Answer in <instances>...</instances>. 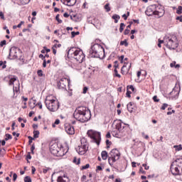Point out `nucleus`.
Listing matches in <instances>:
<instances>
[{
  "label": "nucleus",
  "instance_id": "11",
  "mask_svg": "<svg viewBox=\"0 0 182 182\" xmlns=\"http://www.w3.org/2000/svg\"><path fill=\"white\" fill-rule=\"evenodd\" d=\"M70 83V80L68 79L67 77H62L59 81L57 82V86L58 89H65L67 85H69Z\"/></svg>",
  "mask_w": 182,
  "mask_h": 182
},
{
  "label": "nucleus",
  "instance_id": "31",
  "mask_svg": "<svg viewBox=\"0 0 182 182\" xmlns=\"http://www.w3.org/2000/svg\"><path fill=\"white\" fill-rule=\"evenodd\" d=\"M0 66H2V69L6 68V61H0Z\"/></svg>",
  "mask_w": 182,
  "mask_h": 182
},
{
  "label": "nucleus",
  "instance_id": "20",
  "mask_svg": "<svg viewBox=\"0 0 182 182\" xmlns=\"http://www.w3.org/2000/svg\"><path fill=\"white\" fill-rule=\"evenodd\" d=\"M57 182H70L69 178L66 175L60 176L57 178Z\"/></svg>",
  "mask_w": 182,
  "mask_h": 182
},
{
  "label": "nucleus",
  "instance_id": "3",
  "mask_svg": "<svg viewBox=\"0 0 182 182\" xmlns=\"http://www.w3.org/2000/svg\"><path fill=\"white\" fill-rule=\"evenodd\" d=\"M50 151L51 154H53V156H56V157H63V156L65 155L66 153H68V151H65V149H63V146L60 144H58L57 143L53 144L50 147Z\"/></svg>",
  "mask_w": 182,
  "mask_h": 182
},
{
  "label": "nucleus",
  "instance_id": "49",
  "mask_svg": "<svg viewBox=\"0 0 182 182\" xmlns=\"http://www.w3.org/2000/svg\"><path fill=\"white\" fill-rule=\"evenodd\" d=\"M27 160H31L32 159V156H31V152H28L26 156Z\"/></svg>",
  "mask_w": 182,
  "mask_h": 182
},
{
  "label": "nucleus",
  "instance_id": "25",
  "mask_svg": "<svg viewBox=\"0 0 182 182\" xmlns=\"http://www.w3.org/2000/svg\"><path fill=\"white\" fill-rule=\"evenodd\" d=\"M175 164L177 165L178 167H181V166H182V159H177L175 161Z\"/></svg>",
  "mask_w": 182,
  "mask_h": 182
},
{
  "label": "nucleus",
  "instance_id": "56",
  "mask_svg": "<svg viewBox=\"0 0 182 182\" xmlns=\"http://www.w3.org/2000/svg\"><path fill=\"white\" fill-rule=\"evenodd\" d=\"M86 178H87L86 175L82 176L81 178V181L82 182L86 181Z\"/></svg>",
  "mask_w": 182,
  "mask_h": 182
},
{
  "label": "nucleus",
  "instance_id": "53",
  "mask_svg": "<svg viewBox=\"0 0 182 182\" xmlns=\"http://www.w3.org/2000/svg\"><path fill=\"white\" fill-rule=\"evenodd\" d=\"M106 144L107 146V148L109 149V146H110V144H112V141H109V139H107Z\"/></svg>",
  "mask_w": 182,
  "mask_h": 182
},
{
  "label": "nucleus",
  "instance_id": "35",
  "mask_svg": "<svg viewBox=\"0 0 182 182\" xmlns=\"http://www.w3.org/2000/svg\"><path fill=\"white\" fill-rule=\"evenodd\" d=\"M109 4L107 3V4H105V9L106 10L107 12H110V6H109Z\"/></svg>",
  "mask_w": 182,
  "mask_h": 182
},
{
  "label": "nucleus",
  "instance_id": "44",
  "mask_svg": "<svg viewBox=\"0 0 182 182\" xmlns=\"http://www.w3.org/2000/svg\"><path fill=\"white\" fill-rule=\"evenodd\" d=\"M59 16H60V15L58 14V15L55 16V19H56V21L58 22V23H62V20L59 19Z\"/></svg>",
  "mask_w": 182,
  "mask_h": 182
},
{
  "label": "nucleus",
  "instance_id": "16",
  "mask_svg": "<svg viewBox=\"0 0 182 182\" xmlns=\"http://www.w3.org/2000/svg\"><path fill=\"white\" fill-rule=\"evenodd\" d=\"M78 50L79 48H77L75 47L70 48L68 52V56H70V58H73L75 55L77 53Z\"/></svg>",
  "mask_w": 182,
  "mask_h": 182
},
{
  "label": "nucleus",
  "instance_id": "42",
  "mask_svg": "<svg viewBox=\"0 0 182 182\" xmlns=\"http://www.w3.org/2000/svg\"><path fill=\"white\" fill-rule=\"evenodd\" d=\"M129 89L132 90V92H135V89H134V87H133V85H128L127 86V90H129Z\"/></svg>",
  "mask_w": 182,
  "mask_h": 182
},
{
  "label": "nucleus",
  "instance_id": "40",
  "mask_svg": "<svg viewBox=\"0 0 182 182\" xmlns=\"http://www.w3.org/2000/svg\"><path fill=\"white\" fill-rule=\"evenodd\" d=\"M79 33H80L79 31L75 32V31H72L71 32V36L72 38H75L76 35H79Z\"/></svg>",
  "mask_w": 182,
  "mask_h": 182
},
{
  "label": "nucleus",
  "instance_id": "19",
  "mask_svg": "<svg viewBox=\"0 0 182 182\" xmlns=\"http://www.w3.org/2000/svg\"><path fill=\"white\" fill-rule=\"evenodd\" d=\"M65 129L68 134H75V128L71 125H67Z\"/></svg>",
  "mask_w": 182,
  "mask_h": 182
},
{
  "label": "nucleus",
  "instance_id": "10",
  "mask_svg": "<svg viewBox=\"0 0 182 182\" xmlns=\"http://www.w3.org/2000/svg\"><path fill=\"white\" fill-rule=\"evenodd\" d=\"M113 124H115V129L116 130H118L119 133H123L124 132L126 124H123V122H122V120H114Z\"/></svg>",
  "mask_w": 182,
  "mask_h": 182
},
{
  "label": "nucleus",
  "instance_id": "14",
  "mask_svg": "<svg viewBox=\"0 0 182 182\" xmlns=\"http://www.w3.org/2000/svg\"><path fill=\"white\" fill-rule=\"evenodd\" d=\"M170 170L173 176H180V169H178V166L176 165V162L171 164Z\"/></svg>",
  "mask_w": 182,
  "mask_h": 182
},
{
  "label": "nucleus",
  "instance_id": "18",
  "mask_svg": "<svg viewBox=\"0 0 182 182\" xmlns=\"http://www.w3.org/2000/svg\"><path fill=\"white\" fill-rule=\"evenodd\" d=\"M9 85L14 86V83H15V82L18 80V77L15 75H9Z\"/></svg>",
  "mask_w": 182,
  "mask_h": 182
},
{
  "label": "nucleus",
  "instance_id": "28",
  "mask_svg": "<svg viewBox=\"0 0 182 182\" xmlns=\"http://www.w3.org/2000/svg\"><path fill=\"white\" fill-rule=\"evenodd\" d=\"M17 82H18V87H15V86L13 87V91L16 92V93H18V92L19 91V87L21 86V84L19 83V80H17Z\"/></svg>",
  "mask_w": 182,
  "mask_h": 182
},
{
  "label": "nucleus",
  "instance_id": "60",
  "mask_svg": "<svg viewBox=\"0 0 182 182\" xmlns=\"http://www.w3.org/2000/svg\"><path fill=\"white\" fill-rule=\"evenodd\" d=\"M48 171H49V168H47L46 169H43V173L44 174H46L48 173Z\"/></svg>",
  "mask_w": 182,
  "mask_h": 182
},
{
  "label": "nucleus",
  "instance_id": "21",
  "mask_svg": "<svg viewBox=\"0 0 182 182\" xmlns=\"http://www.w3.org/2000/svg\"><path fill=\"white\" fill-rule=\"evenodd\" d=\"M112 135L114 137H117L118 139H120L122 136H123V132H119V130L116 129V131L112 132Z\"/></svg>",
  "mask_w": 182,
  "mask_h": 182
},
{
  "label": "nucleus",
  "instance_id": "48",
  "mask_svg": "<svg viewBox=\"0 0 182 182\" xmlns=\"http://www.w3.org/2000/svg\"><path fill=\"white\" fill-rule=\"evenodd\" d=\"M114 69H117V68H119V62L118 61H114Z\"/></svg>",
  "mask_w": 182,
  "mask_h": 182
},
{
  "label": "nucleus",
  "instance_id": "39",
  "mask_svg": "<svg viewBox=\"0 0 182 182\" xmlns=\"http://www.w3.org/2000/svg\"><path fill=\"white\" fill-rule=\"evenodd\" d=\"M37 75L40 77H42V76H43V71H42V70H38L37 71Z\"/></svg>",
  "mask_w": 182,
  "mask_h": 182
},
{
  "label": "nucleus",
  "instance_id": "50",
  "mask_svg": "<svg viewBox=\"0 0 182 182\" xmlns=\"http://www.w3.org/2000/svg\"><path fill=\"white\" fill-rule=\"evenodd\" d=\"M154 102H160L159 99H157V95L153 97Z\"/></svg>",
  "mask_w": 182,
  "mask_h": 182
},
{
  "label": "nucleus",
  "instance_id": "57",
  "mask_svg": "<svg viewBox=\"0 0 182 182\" xmlns=\"http://www.w3.org/2000/svg\"><path fill=\"white\" fill-rule=\"evenodd\" d=\"M24 23H25L24 21H21L20 23L17 25V28H21V26H22V25H23Z\"/></svg>",
  "mask_w": 182,
  "mask_h": 182
},
{
  "label": "nucleus",
  "instance_id": "17",
  "mask_svg": "<svg viewBox=\"0 0 182 182\" xmlns=\"http://www.w3.org/2000/svg\"><path fill=\"white\" fill-rule=\"evenodd\" d=\"M131 68H132V63H130L129 67L127 68V65H126V63H124V65L121 68V73L122 75H126V73H129V70H130Z\"/></svg>",
  "mask_w": 182,
  "mask_h": 182
},
{
  "label": "nucleus",
  "instance_id": "12",
  "mask_svg": "<svg viewBox=\"0 0 182 182\" xmlns=\"http://www.w3.org/2000/svg\"><path fill=\"white\" fill-rule=\"evenodd\" d=\"M78 63H82L83 62V59H85V54H83V51L79 50L76 54L73 57Z\"/></svg>",
  "mask_w": 182,
  "mask_h": 182
},
{
  "label": "nucleus",
  "instance_id": "9",
  "mask_svg": "<svg viewBox=\"0 0 182 182\" xmlns=\"http://www.w3.org/2000/svg\"><path fill=\"white\" fill-rule=\"evenodd\" d=\"M18 55H19V49L16 47H12L9 50V59L11 60L18 59Z\"/></svg>",
  "mask_w": 182,
  "mask_h": 182
},
{
  "label": "nucleus",
  "instance_id": "24",
  "mask_svg": "<svg viewBox=\"0 0 182 182\" xmlns=\"http://www.w3.org/2000/svg\"><path fill=\"white\" fill-rule=\"evenodd\" d=\"M101 156L102 160H107V158L109 157V156L107 155V151H102L101 153Z\"/></svg>",
  "mask_w": 182,
  "mask_h": 182
},
{
  "label": "nucleus",
  "instance_id": "36",
  "mask_svg": "<svg viewBox=\"0 0 182 182\" xmlns=\"http://www.w3.org/2000/svg\"><path fill=\"white\" fill-rule=\"evenodd\" d=\"M124 26H126V25L124 24V23H120V27H119V32L122 33V32H123L124 29Z\"/></svg>",
  "mask_w": 182,
  "mask_h": 182
},
{
  "label": "nucleus",
  "instance_id": "30",
  "mask_svg": "<svg viewBox=\"0 0 182 182\" xmlns=\"http://www.w3.org/2000/svg\"><path fill=\"white\" fill-rule=\"evenodd\" d=\"M120 45L127 47L129 46V43H127V40H124L120 42Z\"/></svg>",
  "mask_w": 182,
  "mask_h": 182
},
{
  "label": "nucleus",
  "instance_id": "34",
  "mask_svg": "<svg viewBox=\"0 0 182 182\" xmlns=\"http://www.w3.org/2000/svg\"><path fill=\"white\" fill-rule=\"evenodd\" d=\"M5 136H6V138H5L6 141H8V140L12 139V135H11L9 134H6Z\"/></svg>",
  "mask_w": 182,
  "mask_h": 182
},
{
  "label": "nucleus",
  "instance_id": "33",
  "mask_svg": "<svg viewBox=\"0 0 182 182\" xmlns=\"http://www.w3.org/2000/svg\"><path fill=\"white\" fill-rule=\"evenodd\" d=\"M176 14H178V15H181V14H182V6H178V7L176 10Z\"/></svg>",
  "mask_w": 182,
  "mask_h": 182
},
{
  "label": "nucleus",
  "instance_id": "63",
  "mask_svg": "<svg viewBox=\"0 0 182 182\" xmlns=\"http://www.w3.org/2000/svg\"><path fill=\"white\" fill-rule=\"evenodd\" d=\"M60 46H62L61 44H55L53 47L56 48H60Z\"/></svg>",
  "mask_w": 182,
  "mask_h": 182
},
{
  "label": "nucleus",
  "instance_id": "62",
  "mask_svg": "<svg viewBox=\"0 0 182 182\" xmlns=\"http://www.w3.org/2000/svg\"><path fill=\"white\" fill-rule=\"evenodd\" d=\"M176 21H179L182 22V16H177V17H176Z\"/></svg>",
  "mask_w": 182,
  "mask_h": 182
},
{
  "label": "nucleus",
  "instance_id": "64",
  "mask_svg": "<svg viewBox=\"0 0 182 182\" xmlns=\"http://www.w3.org/2000/svg\"><path fill=\"white\" fill-rule=\"evenodd\" d=\"M46 63H46V60L44 59V60H43V68H46Z\"/></svg>",
  "mask_w": 182,
  "mask_h": 182
},
{
  "label": "nucleus",
  "instance_id": "46",
  "mask_svg": "<svg viewBox=\"0 0 182 182\" xmlns=\"http://www.w3.org/2000/svg\"><path fill=\"white\" fill-rule=\"evenodd\" d=\"M129 33H130V29L126 28V29L124 30V35H129Z\"/></svg>",
  "mask_w": 182,
  "mask_h": 182
},
{
  "label": "nucleus",
  "instance_id": "54",
  "mask_svg": "<svg viewBox=\"0 0 182 182\" xmlns=\"http://www.w3.org/2000/svg\"><path fill=\"white\" fill-rule=\"evenodd\" d=\"M142 166L144 167L145 170H149V168H150V166H147V164H143Z\"/></svg>",
  "mask_w": 182,
  "mask_h": 182
},
{
  "label": "nucleus",
  "instance_id": "47",
  "mask_svg": "<svg viewBox=\"0 0 182 182\" xmlns=\"http://www.w3.org/2000/svg\"><path fill=\"white\" fill-rule=\"evenodd\" d=\"M126 95L127 97H132V95H132V92L129 91V90H127Z\"/></svg>",
  "mask_w": 182,
  "mask_h": 182
},
{
  "label": "nucleus",
  "instance_id": "2",
  "mask_svg": "<svg viewBox=\"0 0 182 182\" xmlns=\"http://www.w3.org/2000/svg\"><path fill=\"white\" fill-rule=\"evenodd\" d=\"M91 58H100L105 55V48L100 44H94L90 49Z\"/></svg>",
  "mask_w": 182,
  "mask_h": 182
},
{
  "label": "nucleus",
  "instance_id": "13",
  "mask_svg": "<svg viewBox=\"0 0 182 182\" xmlns=\"http://www.w3.org/2000/svg\"><path fill=\"white\" fill-rule=\"evenodd\" d=\"M156 4L149 6L145 11L146 15H147V16H153V15H156Z\"/></svg>",
  "mask_w": 182,
  "mask_h": 182
},
{
  "label": "nucleus",
  "instance_id": "29",
  "mask_svg": "<svg viewBox=\"0 0 182 182\" xmlns=\"http://www.w3.org/2000/svg\"><path fill=\"white\" fill-rule=\"evenodd\" d=\"M173 147H174V149H176V151H181V150H182L181 144L175 145Z\"/></svg>",
  "mask_w": 182,
  "mask_h": 182
},
{
  "label": "nucleus",
  "instance_id": "32",
  "mask_svg": "<svg viewBox=\"0 0 182 182\" xmlns=\"http://www.w3.org/2000/svg\"><path fill=\"white\" fill-rule=\"evenodd\" d=\"M40 132L39 131H34L33 132V137L34 139H38L39 137Z\"/></svg>",
  "mask_w": 182,
  "mask_h": 182
},
{
  "label": "nucleus",
  "instance_id": "51",
  "mask_svg": "<svg viewBox=\"0 0 182 182\" xmlns=\"http://www.w3.org/2000/svg\"><path fill=\"white\" fill-rule=\"evenodd\" d=\"M28 144H31L32 143V141H33V138L31 136H28Z\"/></svg>",
  "mask_w": 182,
  "mask_h": 182
},
{
  "label": "nucleus",
  "instance_id": "41",
  "mask_svg": "<svg viewBox=\"0 0 182 182\" xmlns=\"http://www.w3.org/2000/svg\"><path fill=\"white\" fill-rule=\"evenodd\" d=\"M89 167H90V165L87 164L85 166H82L81 170H86V168H89Z\"/></svg>",
  "mask_w": 182,
  "mask_h": 182
},
{
  "label": "nucleus",
  "instance_id": "43",
  "mask_svg": "<svg viewBox=\"0 0 182 182\" xmlns=\"http://www.w3.org/2000/svg\"><path fill=\"white\" fill-rule=\"evenodd\" d=\"M168 107V104H163V106L161 107V110H166V108Z\"/></svg>",
  "mask_w": 182,
  "mask_h": 182
},
{
  "label": "nucleus",
  "instance_id": "45",
  "mask_svg": "<svg viewBox=\"0 0 182 182\" xmlns=\"http://www.w3.org/2000/svg\"><path fill=\"white\" fill-rule=\"evenodd\" d=\"M4 45H6V41L4 40L0 42V46L2 48V46H4Z\"/></svg>",
  "mask_w": 182,
  "mask_h": 182
},
{
  "label": "nucleus",
  "instance_id": "8",
  "mask_svg": "<svg viewBox=\"0 0 182 182\" xmlns=\"http://www.w3.org/2000/svg\"><path fill=\"white\" fill-rule=\"evenodd\" d=\"M46 106L50 112H56L59 109V102L56 100L51 101L50 102L47 101Z\"/></svg>",
  "mask_w": 182,
  "mask_h": 182
},
{
  "label": "nucleus",
  "instance_id": "38",
  "mask_svg": "<svg viewBox=\"0 0 182 182\" xmlns=\"http://www.w3.org/2000/svg\"><path fill=\"white\" fill-rule=\"evenodd\" d=\"M114 72L117 77H119V78L122 77V75H120V74H119V73L117 72V68H114Z\"/></svg>",
  "mask_w": 182,
  "mask_h": 182
},
{
  "label": "nucleus",
  "instance_id": "4",
  "mask_svg": "<svg viewBox=\"0 0 182 182\" xmlns=\"http://www.w3.org/2000/svg\"><path fill=\"white\" fill-rule=\"evenodd\" d=\"M164 44L168 48V49L174 50L178 48V43H177V37H164Z\"/></svg>",
  "mask_w": 182,
  "mask_h": 182
},
{
  "label": "nucleus",
  "instance_id": "58",
  "mask_svg": "<svg viewBox=\"0 0 182 182\" xmlns=\"http://www.w3.org/2000/svg\"><path fill=\"white\" fill-rule=\"evenodd\" d=\"M142 136L147 140L149 139V135H145L144 132H141Z\"/></svg>",
  "mask_w": 182,
  "mask_h": 182
},
{
  "label": "nucleus",
  "instance_id": "52",
  "mask_svg": "<svg viewBox=\"0 0 182 182\" xmlns=\"http://www.w3.org/2000/svg\"><path fill=\"white\" fill-rule=\"evenodd\" d=\"M16 178H18V175L16 173H14L13 175L14 181H16Z\"/></svg>",
  "mask_w": 182,
  "mask_h": 182
},
{
  "label": "nucleus",
  "instance_id": "37",
  "mask_svg": "<svg viewBox=\"0 0 182 182\" xmlns=\"http://www.w3.org/2000/svg\"><path fill=\"white\" fill-rule=\"evenodd\" d=\"M24 182H32V178H31V176H26L24 178Z\"/></svg>",
  "mask_w": 182,
  "mask_h": 182
},
{
  "label": "nucleus",
  "instance_id": "22",
  "mask_svg": "<svg viewBox=\"0 0 182 182\" xmlns=\"http://www.w3.org/2000/svg\"><path fill=\"white\" fill-rule=\"evenodd\" d=\"M65 2H67L66 5L68 6H73L74 5H76V0H65Z\"/></svg>",
  "mask_w": 182,
  "mask_h": 182
},
{
  "label": "nucleus",
  "instance_id": "5",
  "mask_svg": "<svg viewBox=\"0 0 182 182\" xmlns=\"http://www.w3.org/2000/svg\"><path fill=\"white\" fill-rule=\"evenodd\" d=\"M119 159H120V152L117 149H114L109 154L108 163L113 166L114 163H116Z\"/></svg>",
  "mask_w": 182,
  "mask_h": 182
},
{
  "label": "nucleus",
  "instance_id": "23",
  "mask_svg": "<svg viewBox=\"0 0 182 182\" xmlns=\"http://www.w3.org/2000/svg\"><path fill=\"white\" fill-rule=\"evenodd\" d=\"M53 100H56V97L52 96V95H48L46 97V100H45V104L46 105L48 102H53Z\"/></svg>",
  "mask_w": 182,
  "mask_h": 182
},
{
  "label": "nucleus",
  "instance_id": "59",
  "mask_svg": "<svg viewBox=\"0 0 182 182\" xmlns=\"http://www.w3.org/2000/svg\"><path fill=\"white\" fill-rule=\"evenodd\" d=\"M0 18L1 19H5V16H4V13L2 11H0Z\"/></svg>",
  "mask_w": 182,
  "mask_h": 182
},
{
  "label": "nucleus",
  "instance_id": "26",
  "mask_svg": "<svg viewBox=\"0 0 182 182\" xmlns=\"http://www.w3.org/2000/svg\"><path fill=\"white\" fill-rule=\"evenodd\" d=\"M133 102H129L128 105H127V109H128V111L129 112V113H132L133 112Z\"/></svg>",
  "mask_w": 182,
  "mask_h": 182
},
{
  "label": "nucleus",
  "instance_id": "27",
  "mask_svg": "<svg viewBox=\"0 0 182 182\" xmlns=\"http://www.w3.org/2000/svg\"><path fill=\"white\" fill-rule=\"evenodd\" d=\"M112 19L114 20L115 23H117V22H119V19H120V16L114 14L112 16Z\"/></svg>",
  "mask_w": 182,
  "mask_h": 182
},
{
  "label": "nucleus",
  "instance_id": "7",
  "mask_svg": "<svg viewBox=\"0 0 182 182\" xmlns=\"http://www.w3.org/2000/svg\"><path fill=\"white\" fill-rule=\"evenodd\" d=\"M88 149L89 146L87 145V142L85 141V139H82L81 145L78 146V147L76 149V151L81 156H83V154H86V151H87Z\"/></svg>",
  "mask_w": 182,
  "mask_h": 182
},
{
  "label": "nucleus",
  "instance_id": "1",
  "mask_svg": "<svg viewBox=\"0 0 182 182\" xmlns=\"http://www.w3.org/2000/svg\"><path fill=\"white\" fill-rule=\"evenodd\" d=\"M74 118L81 123L89 122L92 117L90 110L86 107H78L73 113Z\"/></svg>",
  "mask_w": 182,
  "mask_h": 182
},
{
  "label": "nucleus",
  "instance_id": "6",
  "mask_svg": "<svg viewBox=\"0 0 182 182\" xmlns=\"http://www.w3.org/2000/svg\"><path fill=\"white\" fill-rule=\"evenodd\" d=\"M87 134L88 137H90V139H92L94 143H96V144H97V146L100 144V140H102V138L99 132L91 129L87 132Z\"/></svg>",
  "mask_w": 182,
  "mask_h": 182
},
{
  "label": "nucleus",
  "instance_id": "55",
  "mask_svg": "<svg viewBox=\"0 0 182 182\" xmlns=\"http://www.w3.org/2000/svg\"><path fill=\"white\" fill-rule=\"evenodd\" d=\"M87 87H84L82 93H84V95H86V93L87 92Z\"/></svg>",
  "mask_w": 182,
  "mask_h": 182
},
{
  "label": "nucleus",
  "instance_id": "15",
  "mask_svg": "<svg viewBox=\"0 0 182 182\" xmlns=\"http://www.w3.org/2000/svg\"><path fill=\"white\" fill-rule=\"evenodd\" d=\"M165 14L164 9L161 7V6H157L156 7V11H155V15L158 16V18H161V16H164Z\"/></svg>",
  "mask_w": 182,
  "mask_h": 182
},
{
  "label": "nucleus",
  "instance_id": "61",
  "mask_svg": "<svg viewBox=\"0 0 182 182\" xmlns=\"http://www.w3.org/2000/svg\"><path fill=\"white\" fill-rule=\"evenodd\" d=\"M170 66H171V68H175V66H176V61H173V63H171L170 64Z\"/></svg>",
  "mask_w": 182,
  "mask_h": 182
}]
</instances>
